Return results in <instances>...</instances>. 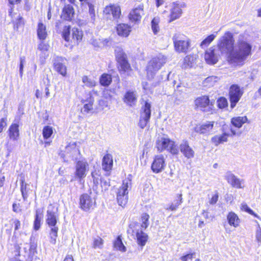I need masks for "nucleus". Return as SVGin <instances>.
Wrapping results in <instances>:
<instances>
[{
    "label": "nucleus",
    "instance_id": "nucleus-3",
    "mask_svg": "<svg viewBox=\"0 0 261 261\" xmlns=\"http://www.w3.org/2000/svg\"><path fill=\"white\" fill-rule=\"evenodd\" d=\"M234 40L233 35L229 32H226L221 37L217 42L218 51L222 55L227 56L228 61L229 62V56L233 50Z\"/></svg>",
    "mask_w": 261,
    "mask_h": 261
},
{
    "label": "nucleus",
    "instance_id": "nucleus-32",
    "mask_svg": "<svg viewBox=\"0 0 261 261\" xmlns=\"http://www.w3.org/2000/svg\"><path fill=\"white\" fill-rule=\"evenodd\" d=\"M228 135L224 133L221 135H216L212 138V143L217 146L221 143H223L227 141Z\"/></svg>",
    "mask_w": 261,
    "mask_h": 261
},
{
    "label": "nucleus",
    "instance_id": "nucleus-27",
    "mask_svg": "<svg viewBox=\"0 0 261 261\" xmlns=\"http://www.w3.org/2000/svg\"><path fill=\"white\" fill-rule=\"evenodd\" d=\"M74 11L73 7L67 5L63 9L61 18L66 20H71L73 17Z\"/></svg>",
    "mask_w": 261,
    "mask_h": 261
},
{
    "label": "nucleus",
    "instance_id": "nucleus-29",
    "mask_svg": "<svg viewBox=\"0 0 261 261\" xmlns=\"http://www.w3.org/2000/svg\"><path fill=\"white\" fill-rule=\"evenodd\" d=\"M248 121V118L246 116H238L233 117L231 120V122L233 126L238 128H241L243 124Z\"/></svg>",
    "mask_w": 261,
    "mask_h": 261
},
{
    "label": "nucleus",
    "instance_id": "nucleus-61",
    "mask_svg": "<svg viewBox=\"0 0 261 261\" xmlns=\"http://www.w3.org/2000/svg\"><path fill=\"white\" fill-rule=\"evenodd\" d=\"M194 253L187 254L186 255L182 256L180 257V259L182 261H188L189 259L192 260L193 258V255Z\"/></svg>",
    "mask_w": 261,
    "mask_h": 261
},
{
    "label": "nucleus",
    "instance_id": "nucleus-34",
    "mask_svg": "<svg viewBox=\"0 0 261 261\" xmlns=\"http://www.w3.org/2000/svg\"><path fill=\"white\" fill-rule=\"evenodd\" d=\"M166 150L173 155H176L179 153L178 148L175 142L172 140H170L168 145L166 146Z\"/></svg>",
    "mask_w": 261,
    "mask_h": 261
},
{
    "label": "nucleus",
    "instance_id": "nucleus-50",
    "mask_svg": "<svg viewBox=\"0 0 261 261\" xmlns=\"http://www.w3.org/2000/svg\"><path fill=\"white\" fill-rule=\"evenodd\" d=\"M91 176L93 178V183L95 185H97L98 184L99 177L100 176L99 171L95 170L94 171H92L91 172Z\"/></svg>",
    "mask_w": 261,
    "mask_h": 261
},
{
    "label": "nucleus",
    "instance_id": "nucleus-39",
    "mask_svg": "<svg viewBox=\"0 0 261 261\" xmlns=\"http://www.w3.org/2000/svg\"><path fill=\"white\" fill-rule=\"evenodd\" d=\"M216 37V36L214 34L209 35L201 42L200 46L202 48L207 47L215 39Z\"/></svg>",
    "mask_w": 261,
    "mask_h": 261
},
{
    "label": "nucleus",
    "instance_id": "nucleus-64",
    "mask_svg": "<svg viewBox=\"0 0 261 261\" xmlns=\"http://www.w3.org/2000/svg\"><path fill=\"white\" fill-rule=\"evenodd\" d=\"M63 261H74V259L72 255L67 254Z\"/></svg>",
    "mask_w": 261,
    "mask_h": 261
},
{
    "label": "nucleus",
    "instance_id": "nucleus-13",
    "mask_svg": "<svg viewBox=\"0 0 261 261\" xmlns=\"http://www.w3.org/2000/svg\"><path fill=\"white\" fill-rule=\"evenodd\" d=\"M195 106L203 111H209L212 109V101H210L207 96H202L195 100Z\"/></svg>",
    "mask_w": 261,
    "mask_h": 261
},
{
    "label": "nucleus",
    "instance_id": "nucleus-59",
    "mask_svg": "<svg viewBox=\"0 0 261 261\" xmlns=\"http://www.w3.org/2000/svg\"><path fill=\"white\" fill-rule=\"evenodd\" d=\"M49 48V45L47 44L44 43L43 42H41L39 45L38 48L42 51H47Z\"/></svg>",
    "mask_w": 261,
    "mask_h": 261
},
{
    "label": "nucleus",
    "instance_id": "nucleus-42",
    "mask_svg": "<svg viewBox=\"0 0 261 261\" xmlns=\"http://www.w3.org/2000/svg\"><path fill=\"white\" fill-rule=\"evenodd\" d=\"M53 134V128L50 126H45L42 130V135L44 139H49Z\"/></svg>",
    "mask_w": 261,
    "mask_h": 261
},
{
    "label": "nucleus",
    "instance_id": "nucleus-31",
    "mask_svg": "<svg viewBox=\"0 0 261 261\" xmlns=\"http://www.w3.org/2000/svg\"><path fill=\"white\" fill-rule=\"evenodd\" d=\"M230 225L237 227L240 223V219L238 216L233 212H230L227 217Z\"/></svg>",
    "mask_w": 261,
    "mask_h": 261
},
{
    "label": "nucleus",
    "instance_id": "nucleus-1",
    "mask_svg": "<svg viewBox=\"0 0 261 261\" xmlns=\"http://www.w3.org/2000/svg\"><path fill=\"white\" fill-rule=\"evenodd\" d=\"M252 45L246 39L240 37L234 44L233 51L229 56V63L241 66L251 55Z\"/></svg>",
    "mask_w": 261,
    "mask_h": 261
},
{
    "label": "nucleus",
    "instance_id": "nucleus-45",
    "mask_svg": "<svg viewBox=\"0 0 261 261\" xmlns=\"http://www.w3.org/2000/svg\"><path fill=\"white\" fill-rule=\"evenodd\" d=\"M93 99L90 98L89 101L87 103L84 105L82 111L83 113H88L93 110Z\"/></svg>",
    "mask_w": 261,
    "mask_h": 261
},
{
    "label": "nucleus",
    "instance_id": "nucleus-18",
    "mask_svg": "<svg viewBox=\"0 0 261 261\" xmlns=\"http://www.w3.org/2000/svg\"><path fill=\"white\" fill-rule=\"evenodd\" d=\"M227 182L233 188H242V184H243V180L238 178L236 176L230 172H227L225 176Z\"/></svg>",
    "mask_w": 261,
    "mask_h": 261
},
{
    "label": "nucleus",
    "instance_id": "nucleus-9",
    "mask_svg": "<svg viewBox=\"0 0 261 261\" xmlns=\"http://www.w3.org/2000/svg\"><path fill=\"white\" fill-rule=\"evenodd\" d=\"M151 105L146 102L144 106L142 108L140 114L139 126L141 128H144L149 121L151 115Z\"/></svg>",
    "mask_w": 261,
    "mask_h": 261
},
{
    "label": "nucleus",
    "instance_id": "nucleus-33",
    "mask_svg": "<svg viewBox=\"0 0 261 261\" xmlns=\"http://www.w3.org/2000/svg\"><path fill=\"white\" fill-rule=\"evenodd\" d=\"M219 80V77L217 76H211L206 78L202 84L205 87H211L214 86Z\"/></svg>",
    "mask_w": 261,
    "mask_h": 261
},
{
    "label": "nucleus",
    "instance_id": "nucleus-16",
    "mask_svg": "<svg viewBox=\"0 0 261 261\" xmlns=\"http://www.w3.org/2000/svg\"><path fill=\"white\" fill-rule=\"evenodd\" d=\"M179 149L185 157L187 159H191L194 156L195 152L189 146L187 140H182L179 145Z\"/></svg>",
    "mask_w": 261,
    "mask_h": 261
},
{
    "label": "nucleus",
    "instance_id": "nucleus-41",
    "mask_svg": "<svg viewBox=\"0 0 261 261\" xmlns=\"http://www.w3.org/2000/svg\"><path fill=\"white\" fill-rule=\"evenodd\" d=\"M82 82L84 85L89 88H92L96 85V82L92 79L89 78L87 76H84L82 77Z\"/></svg>",
    "mask_w": 261,
    "mask_h": 261
},
{
    "label": "nucleus",
    "instance_id": "nucleus-36",
    "mask_svg": "<svg viewBox=\"0 0 261 261\" xmlns=\"http://www.w3.org/2000/svg\"><path fill=\"white\" fill-rule=\"evenodd\" d=\"M160 20L159 17H154L151 22V30L154 35L157 34L160 30Z\"/></svg>",
    "mask_w": 261,
    "mask_h": 261
},
{
    "label": "nucleus",
    "instance_id": "nucleus-47",
    "mask_svg": "<svg viewBox=\"0 0 261 261\" xmlns=\"http://www.w3.org/2000/svg\"><path fill=\"white\" fill-rule=\"evenodd\" d=\"M103 244V240L100 238L97 237L95 238L93 241V247L95 249L99 248L101 249L102 247V245Z\"/></svg>",
    "mask_w": 261,
    "mask_h": 261
},
{
    "label": "nucleus",
    "instance_id": "nucleus-37",
    "mask_svg": "<svg viewBox=\"0 0 261 261\" xmlns=\"http://www.w3.org/2000/svg\"><path fill=\"white\" fill-rule=\"evenodd\" d=\"M114 247L116 250L121 252H125L126 250L125 247L122 243L120 236H118L114 242Z\"/></svg>",
    "mask_w": 261,
    "mask_h": 261
},
{
    "label": "nucleus",
    "instance_id": "nucleus-4",
    "mask_svg": "<svg viewBox=\"0 0 261 261\" xmlns=\"http://www.w3.org/2000/svg\"><path fill=\"white\" fill-rule=\"evenodd\" d=\"M58 215L55 211L54 207L50 205L48 207L47 211L46 222L51 227L50 232V242L52 244L56 243V239L58 236V227L56 226Z\"/></svg>",
    "mask_w": 261,
    "mask_h": 261
},
{
    "label": "nucleus",
    "instance_id": "nucleus-46",
    "mask_svg": "<svg viewBox=\"0 0 261 261\" xmlns=\"http://www.w3.org/2000/svg\"><path fill=\"white\" fill-rule=\"evenodd\" d=\"M128 195H117V199L119 205L124 206L128 201Z\"/></svg>",
    "mask_w": 261,
    "mask_h": 261
},
{
    "label": "nucleus",
    "instance_id": "nucleus-14",
    "mask_svg": "<svg viewBox=\"0 0 261 261\" xmlns=\"http://www.w3.org/2000/svg\"><path fill=\"white\" fill-rule=\"evenodd\" d=\"M215 124V121H206L202 124L196 125L194 128V130L198 133L208 135L214 132Z\"/></svg>",
    "mask_w": 261,
    "mask_h": 261
},
{
    "label": "nucleus",
    "instance_id": "nucleus-58",
    "mask_svg": "<svg viewBox=\"0 0 261 261\" xmlns=\"http://www.w3.org/2000/svg\"><path fill=\"white\" fill-rule=\"evenodd\" d=\"M219 198L218 192H216L212 197L210 199L209 203L212 205H214L217 203Z\"/></svg>",
    "mask_w": 261,
    "mask_h": 261
},
{
    "label": "nucleus",
    "instance_id": "nucleus-63",
    "mask_svg": "<svg viewBox=\"0 0 261 261\" xmlns=\"http://www.w3.org/2000/svg\"><path fill=\"white\" fill-rule=\"evenodd\" d=\"M24 24L23 20L22 17L19 16L17 22L16 23V28H18L19 27Z\"/></svg>",
    "mask_w": 261,
    "mask_h": 261
},
{
    "label": "nucleus",
    "instance_id": "nucleus-56",
    "mask_svg": "<svg viewBox=\"0 0 261 261\" xmlns=\"http://www.w3.org/2000/svg\"><path fill=\"white\" fill-rule=\"evenodd\" d=\"M110 186V182L109 180H102L101 181V187L102 190H107Z\"/></svg>",
    "mask_w": 261,
    "mask_h": 261
},
{
    "label": "nucleus",
    "instance_id": "nucleus-54",
    "mask_svg": "<svg viewBox=\"0 0 261 261\" xmlns=\"http://www.w3.org/2000/svg\"><path fill=\"white\" fill-rule=\"evenodd\" d=\"M27 189V184L24 182V179H21V187L20 190L22 193V195L23 197V199H25L27 197L25 195V192L26 191Z\"/></svg>",
    "mask_w": 261,
    "mask_h": 261
},
{
    "label": "nucleus",
    "instance_id": "nucleus-40",
    "mask_svg": "<svg viewBox=\"0 0 261 261\" xmlns=\"http://www.w3.org/2000/svg\"><path fill=\"white\" fill-rule=\"evenodd\" d=\"M55 70L60 73L63 76H65L66 74V67L61 63H56L54 64Z\"/></svg>",
    "mask_w": 261,
    "mask_h": 261
},
{
    "label": "nucleus",
    "instance_id": "nucleus-17",
    "mask_svg": "<svg viewBox=\"0 0 261 261\" xmlns=\"http://www.w3.org/2000/svg\"><path fill=\"white\" fill-rule=\"evenodd\" d=\"M143 5H140L133 9L129 14V19L133 22H139L144 14Z\"/></svg>",
    "mask_w": 261,
    "mask_h": 261
},
{
    "label": "nucleus",
    "instance_id": "nucleus-15",
    "mask_svg": "<svg viewBox=\"0 0 261 261\" xmlns=\"http://www.w3.org/2000/svg\"><path fill=\"white\" fill-rule=\"evenodd\" d=\"M80 205L82 209L85 211L89 210L93 208L95 203V200H93L87 194H84L80 197Z\"/></svg>",
    "mask_w": 261,
    "mask_h": 261
},
{
    "label": "nucleus",
    "instance_id": "nucleus-25",
    "mask_svg": "<svg viewBox=\"0 0 261 261\" xmlns=\"http://www.w3.org/2000/svg\"><path fill=\"white\" fill-rule=\"evenodd\" d=\"M113 164L112 155L110 154H106L102 159V168L105 171L112 170Z\"/></svg>",
    "mask_w": 261,
    "mask_h": 261
},
{
    "label": "nucleus",
    "instance_id": "nucleus-26",
    "mask_svg": "<svg viewBox=\"0 0 261 261\" xmlns=\"http://www.w3.org/2000/svg\"><path fill=\"white\" fill-rule=\"evenodd\" d=\"M196 59V55H189L186 56L183 60V62L181 65L182 68L187 69L192 67L194 64L195 63Z\"/></svg>",
    "mask_w": 261,
    "mask_h": 261
},
{
    "label": "nucleus",
    "instance_id": "nucleus-21",
    "mask_svg": "<svg viewBox=\"0 0 261 261\" xmlns=\"http://www.w3.org/2000/svg\"><path fill=\"white\" fill-rule=\"evenodd\" d=\"M137 98V96L135 92L128 91L125 93L123 99L128 106H133L136 102Z\"/></svg>",
    "mask_w": 261,
    "mask_h": 261
},
{
    "label": "nucleus",
    "instance_id": "nucleus-22",
    "mask_svg": "<svg viewBox=\"0 0 261 261\" xmlns=\"http://www.w3.org/2000/svg\"><path fill=\"white\" fill-rule=\"evenodd\" d=\"M171 139L164 136L159 137L155 142L156 147L158 150L161 152L166 150V146L168 145Z\"/></svg>",
    "mask_w": 261,
    "mask_h": 261
},
{
    "label": "nucleus",
    "instance_id": "nucleus-7",
    "mask_svg": "<svg viewBox=\"0 0 261 261\" xmlns=\"http://www.w3.org/2000/svg\"><path fill=\"white\" fill-rule=\"evenodd\" d=\"M75 168V176L81 181L86 176L89 166L86 161L81 160L76 162Z\"/></svg>",
    "mask_w": 261,
    "mask_h": 261
},
{
    "label": "nucleus",
    "instance_id": "nucleus-62",
    "mask_svg": "<svg viewBox=\"0 0 261 261\" xmlns=\"http://www.w3.org/2000/svg\"><path fill=\"white\" fill-rule=\"evenodd\" d=\"M13 211L16 213H19L21 211V206L19 203H14L13 204Z\"/></svg>",
    "mask_w": 261,
    "mask_h": 261
},
{
    "label": "nucleus",
    "instance_id": "nucleus-24",
    "mask_svg": "<svg viewBox=\"0 0 261 261\" xmlns=\"http://www.w3.org/2000/svg\"><path fill=\"white\" fill-rule=\"evenodd\" d=\"M8 135L10 139L14 141L18 140L19 136V125L17 123L12 124L8 129Z\"/></svg>",
    "mask_w": 261,
    "mask_h": 261
},
{
    "label": "nucleus",
    "instance_id": "nucleus-49",
    "mask_svg": "<svg viewBox=\"0 0 261 261\" xmlns=\"http://www.w3.org/2000/svg\"><path fill=\"white\" fill-rule=\"evenodd\" d=\"M218 107L220 109H223L227 106V101L226 98L221 97L217 100Z\"/></svg>",
    "mask_w": 261,
    "mask_h": 261
},
{
    "label": "nucleus",
    "instance_id": "nucleus-30",
    "mask_svg": "<svg viewBox=\"0 0 261 261\" xmlns=\"http://www.w3.org/2000/svg\"><path fill=\"white\" fill-rule=\"evenodd\" d=\"M47 35L46 27L42 22H39L38 24L37 36L40 40H44L46 39Z\"/></svg>",
    "mask_w": 261,
    "mask_h": 261
},
{
    "label": "nucleus",
    "instance_id": "nucleus-57",
    "mask_svg": "<svg viewBox=\"0 0 261 261\" xmlns=\"http://www.w3.org/2000/svg\"><path fill=\"white\" fill-rule=\"evenodd\" d=\"M88 7H89V13L90 17L92 20H94L95 14V10H94V6L91 4H89Z\"/></svg>",
    "mask_w": 261,
    "mask_h": 261
},
{
    "label": "nucleus",
    "instance_id": "nucleus-11",
    "mask_svg": "<svg viewBox=\"0 0 261 261\" xmlns=\"http://www.w3.org/2000/svg\"><path fill=\"white\" fill-rule=\"evenodd\" d=\"M166 166L165 158L163 154L155 155L151 165V169L155 173L163 171Z\"/></svg>",
    "mask_w": 261,
    "mask_h": 261
},
{
    "label": "nucleus",
    "instance_id": "nucleus-38",
    "mask_svg": "<svg viewBox=\"0 0 261 261\" xmlns=\"http://www.w3.org/2000/svg\"><path fill=\"white\" fill-rule=\"evenodd\" d=\"M112 82L111 75L108 74H103L100 78V83L104 86H109Z\"/></svg>",
    "mask_w": 261,
    "mask_h": 261
},
{
    "label": "nucleus",
    "instance_id": "nucleus-19",
    "mask_svg": "<svg viewBox=\"0 0 261 261\" xmlns=\"http://www.w3.org/2000/svg\"><path fill=\"white\" fill-rule=\"evenodd\" d=\"M181 14L182 10L181 6L177 3H173L170 9L169 21L171 22L179 18Z\"/></svg>",
    "mask_w": 261,
    "mask_h": 261
},
{
    "label": "nucleus",
    "instance_id": "nucleus-23",
    "mask_svg": "<svg viewBox=\"0 0 261 261\" xmlns=\"http://www.w3.org/2000/svg\"><path fill=\"white\" fill-rule=\"evenodd\" d=\"M117 34L121 37H126L131 32V27L125 23H120L116 27Z\"/></svg>",
    "mask_w": 261,
    "mask_h": 261
},
{
    "label": "nucleus",
    "instance_id": "nucleus-48",
    "mask_svg": "<svg viewBox=\"0 0 261 261\" xmlns=\"http://www.w3.org/2000/svg\"><path fill=\"white\" fill-rule=\"evenodd\" d=\"M41 219V217L39 216L38 212V211H37L35 215V219L34 223V229L36 230H38L40 228Z\"/></svg>",
    "mask_w": 261,
    "mask_h": 261
},
{
    "label": "nucleus",
    "instance_id": "nucleus-20",
    "mask_svg": "<svg viewBox=\"0 0 261 261\" xmlns=\"http://www.w3.org/2000/svg\"><path fill=\"white\" fill-rule=\"evenodd\" d=\"M132 187L131 179L129 178L124 179L122 181L121 186L118 189L117 195H128V189H130Z\"/></svg>",
    "mask_w": 261,
    "mask_h": 261
},
{
    "label": "nucleus",
    "instance_id": "nucleus-44",
    "mask_svg": "<svg viewBox=\"0 0 261 261\" xmlns=\"http://www.w3.org/2000/svg\"><path fill=\"white\" fill-rule=\"evenodd\" d=\"M118 62L120 65L121 70L126 71L130 69V65L126 60V58L124 59H121Z\"/></svg>",
    "mask_w": 261,
    "mask_h": 261
},
{
    "label": "nucleus",
    "instance_id": "nucleus-60",
    "mask_svg": "<svg viewBox=\"0 0 261 261\" xmlns=\"http://www.w3.org/2000/svg\"><path fill=\"white\" fill-rule=\"evenodd\" d=\"M7 125V119L3 118L0 120V133L3 131L4 128Z\"/></svg>",
    "mask_w": 261,
    "mask_h": 261
},
{
    "label": "nucleus",
    "instance_id": "nucleus-28",
    "mask_svg": "<svg viewBox=\"0 0 261 261\" xmlns=\"http://www.w3.org/2000/svg\"><path fill=\"white\" fill-rule=\"evenodd\" d=\"M65 152L72 158H75L80 153L79 149L74 142L70 143L65 147Z\"/></svg>",
    "mask_w": 261,
    "mask_h": 261
},
{
    "label": "nucleus",
    "instance_id": "nucleus-12",
    "mask_svg": "<svg viewBox=\"0 0 261 261\" xmlns=\"http://www.w3.org/2000/svg\"><path fill=\"white\" fill-rule=\"evenodd\" d=\"M243 94V92L241 90L240 87L236 85H232L229 90V98L230 101V107L234 108L236 103L239 101Z\"/></svg>",
    "mask_w": 261,
    "mask_h": 261
},
{
    "label": "nucleus",
    "instance_id": "nucleus-43",
    "mask_svg": "<svg viewBox=\"0 0 261 261\" xmlns=\"http://www.w3.org/2000/svg\"><path fill=\"white\" fill-rule=\"evenodd\" d=\"M115 53L117 61L126 58V55L123 52L121 47H116L115 49Z\"/></svg>",
    "mask_w": 261,
    "mask_h": 261
},
{
    "label": "nucleus",
    "instance_id": "nucleus-2",
    "mask_svg": "<svg viewBox=\"0 0 261 261\" xmlns=\"http://www.w3.org/2000/svg\"><path fill=\"white\" fill-rule=\"evenodd\" d=\"M149 218V215L144 213L141 216L142 223L141 225L138 223L130 225V228H132L133 235L135 236L138 245L141 246H144L145 245L148 239V236L142 231V229H145L148 227Z\"/></svg>",
    "mask_w": 261,
    "mask_h": 261
},
{
    "label": "nucleus",
    "instance_id": "nucleus-35",
    "mask_svg": "<svg viewBox=\"0 0 261 261\" xmlns=\"http://www.w3.org/2000/svg\"><path fill=\"white\" fill-rule=\"evenodd\" d=\"M83 34L81 30L74 28L72 30V36L73 39L77 43L80 42L83 38Z\"/></svg>",
    "mask_w": 261,
    "mask_h": 261
},
{
    "label": "nucleus",
    "instance_id": "nucleus-10",
    "mask_svg": "<svg viewBox=\"0 0 261 261\" xmlns=\"http://www.w3.org/2000/svg\"><path fill=\"white\" fill-rule=\"evenodd\" d=\"M219 52V51L217 50L215 46H212L207 49L204 54L205 62L210 65L216 64L220 58Z\"/></svg>",
    "mask_w": 261,
    "mask_h": 261
},
{
    "label": "nucleus",
    "instance_id": "nucleus-55",
    "mask_svg": "<svg viewBox=\"0 0 261 261\" xmlns=\"http://www.w3.org/2000/svg\"><path fill=\"white\" fill-rule=\"evenodd\" d=\"M69 34H70V27H66L63 32V37L67 41H69Z\"/></svg>",
    "mask_w": 261,
    "mask_h": 261
},
{
    "label": "nucleus",
    "instance_id": "nucleus-53",
    "mask_svg": "<svg viewBox=\"0 0 261 261\" xmlns=\"http://www.w3.org/2000/svg\"><path fill=\"white\" fill-rule=\"evenodd\" d=\"M180 202H177L176 201H174V203H172L168 207L166 208V210H170L171 211H176L178 206L180 205Z\"/></svg>",
    "mask_w": 261,
    "mask_h": 261
},
{
    "label": "nucleus",
    "instance_id": "nucleus-8",
    "mask_svg": "<svg viewBox=\"0 0 261 261\" xmlns=\"http://www.w3.org/2000/svg\"><path fill=\"white\" fill-rule=\"evenodd\" d=\"M103 12L108 19L113 20L118 19L121 15L120 7L114 4H110L107 6L105 8Z\"/></svg>",
    "mask_w": 261,
    "mask_h": 261
},
{
    "label": "nucleus",
    "instance_id": "nucleus-5",
    "mask_svg": "<svg viewBox=\"0 0 261 261\" xmlns=\"http://www.w3.org/2000/svg\"><path fill=\"white\" fill-rule=\"evenodd\" d=\"M166 57L161 54L152 58L146 67L147 76L152 78L166 62Z\"/></svg>",
    "mask_w": 261,
    "mask_h": 261
},
{
    "label": "nucleus",
    "instance_id": "nucleus-51",
    "mask_svg": "<svg viewBox=\"0 0 261 261\" xmlns=\"http://www.w3.org/2000/svg\"><path fill=\"white\" fill-rule=\"evenodd\" d=\"M241 209L242 211H244L249 213V214L256 216V215L254 213L253 211L251 210L245 203H242Z\"/></svg>",
    "mask_w": 261,
    "mask_h": 261
},
{
    "label": "nucleus",
    "instance_id": "nucleus-52",
    "mask_svg": "<svg viewBox=\"0 0 261 261\" xmlns=\"http://www.w3.org/2000/svg\"><path fill=\"white\" fill-rule=\"evenodd\" d=\"M255 239L256 242L259 244L258 245H260L261 244V228L258 224L256 230Z\"/></svg>",
    "mask_w": 261,
    "mask_h": 261
},
{
    "label": "nucleus",
    "instance_id": "nucleus-6",
    "mask_svg": "<svg viewBox=\"0 0 261 261\" xmlns=\"http://www.w3.org/2000/svg\"><path fill=\"white\" fill-rule=\"evenodd\" d=\"M175 50L178 53H187L191 45V41L187 37L175 34L172 37Z\"/></svg>",
    "mask_w": 261,
    "mask_h": 261
}]
</instances>
